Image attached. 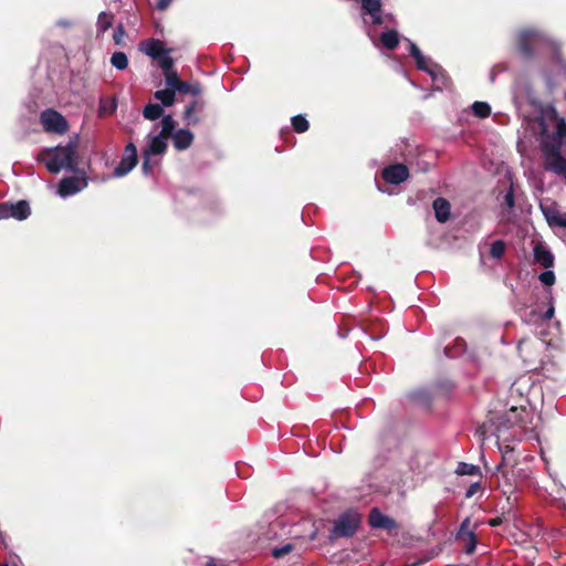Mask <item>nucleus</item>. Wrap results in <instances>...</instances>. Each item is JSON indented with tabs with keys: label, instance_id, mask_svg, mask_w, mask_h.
<instances>
[{
	"label": "nucleus",
	"instance_id": "nucleus-45",
	"mask_svg": "<svg viewBox=\"0 0 566 566\" xmlns=\"http://www.w3.org/2000/svg\"><path fill=\"white\" fill-rule=\"evenodd\" d=\"M171 2H172V0H158L156 3V9L158 11H165L166 9L169 8Z\"/></svg>",
	"mask_w": 566,
	"mask_h": 566
},
{
	"label": "nucleus",
	"instance_id": "nucleus-51",
	"mask_svg": "<svg viewBox=\"0 0 566 566\" xmlns=\"http://www.w3.org/2000/svg\"><path fill=\"white\" fill-rule=\"evenodd\" d=\"M0 566H8V565H7V564H2V565H0Z\"/></svg>",
	"mask_w": 566,
	"mask_h": 566
},
{
	"label": "nucleus",
	"instance_id": "nucleus-13",
	"mask_svg": "<svg viewBox=\"0 0 566 566\" xmlns=\"http://www.w3.org/2000/svg\"><path fill=\"white\" fill-rule=\"evenodd\" d=\"M534 345L530 339H522L517 344L518 355L528 366H533L538 358V353L534 349Z\"/></svg>",
	"mask_w": 566,
	"mask_h": 566
},
{
	"label": "nucleus",
	"instance_id": "nucleus-31",
	"mask_svg": "<svg viewBox=\"0 0 566 566\" xmlns=\"http://www.w3.org/2000/svg\"><path fill=\"white\" fill-rule=\"evenodd\" d=\"M292 127L294 132L302 134L308 130L310 123L303 115H295L292 117Z\"/></svg>",
	"mask_w": 566,
	"mask_h": 566
},
{
	"label": "nucleus",
	"instance_id": "nucleus-33",
	"mask_svg": "<svg viewBox=\"0 0 566 566\" xmlns=\"http://www.w3.org/2000/svg\"><path fill=\"white\" fill-rule=\"evenodd\" d=\"M472 112L476 117L485 118L491 114V106L486 102H474Z\"/></svg>",
	"mask_w": 566,
	"mask_h": 566
},
{
	"label": "nucleus",
	"instance_id": "nucleus-3",
	"mask_svg": "<svg viewBox=\"0 0 566 566\" xmlns=\"http://www.w3.org/2000/svg\"><path fill=\"white\" fill-rule=\"evenodd\" d=\"M533 418V413L526 407L512 406L504 415L495 417L491 416L489 421L495 424L496 430L509 429L515 426L526 428Z\"/></svg>",
	"mask_w": 566,
	"mask_h": 566
},
{
	"label": "nucleus",
	"instance_id": "nucleus-36",
	"mask_svg": "<svg viewBox=\"0 0 566 566\" xmlns=\"http://www.w3.org/2000/svg\"><path fill=\"white\" fill-rule=\"evenodd\" d=\"M142 157H143L142 171L144 175L148 176L153 172L154 166L156 165V163L151 160L150 155H148L144 151L142 153Z\"/></svg>",
	"mask_w": 566,
	"mask_h": 566
},
{
	"label": "nucleus",
	"instance_id": "nucleus-34",
	"mask_svg": "<svg viewBox=\"0 0 566 566\" xmlns=\"http://www.w3.org/2000/svg\"><path fill=\"white\" fill-rule=\"evenodd\" d=\"M506 250V244L503 240H496L491 244L490 255L493 259H501Z\"/></svg>",
	"mask_w": 566,
	"mask_h": 566
},
{
	"label": "nucleus",
	"instance_id": "nucleus-29",
	"mask_svg": "<svg viewBox=\"0 0 566 566\" xmlns=\"http://www.w3.org/2000/svg\"><path fill=\"white\" fill-rule=\"evenodd\" d=\"M164 76H165V83H166L167 87L175 90L177 92L178 87L180 86V84L182 82L179 78L177 71L174 67L169 69V71L164 72Z\"/></svg>",
	"mask_w": 566,
	"mask_h": 566
},
{
	"label": "nucleus",
	"instance_id": "nucleus-28",
	"mask_svg": "<svg viewBox=\"0 0 566 566\" xmlns=\"http://www.w3.org/2000/svg\"><path fill=\"white\" fill-rule=\"evenodd\" d=\"M114 22V15L111 12H101L97 18V30L101 32H106L109 28H112Z\"/></svg>",
	"mask_w": 566,
	"mask_h": 566
},
{
	"label": "nucleus",
	"instance_id": "nucleus-19",
	"mask_svg": "<svg viewBox=\"0 0 566 566\" xmlns=\"http://www.w3.org/2000/svg\"><path fill=\"white\" fill-rule=\"evenodd\" d=\"M432 208L439 222L444 223L449 220L451 206L447 199L442 197L437 198L432 203Z\"/></svg>",
	"mask_w": 566,
	"mask_h": 566
},
{
	"label": "nucleus",
	"instance_id": "nucleus-35",
	"mask_svg": "<svg viewBox=\"0 0 566 566\" xmlns=\"http://www.w3.org/2000/svg\"><path fill=\"white\" fill-rule=\"evenodd\" d=\"M460 541L465 542V548H464L465 554L471 555L475 552L476 544H478V538H476L475 533H468V535L464 536V538H461Z\"/></svg>",
	"mask_w": 566,
	"mask_h": 566
},
{
	"label": "nucleus",
	"instance_id": "nucleus-10",
	"mask_svg": "<svg viewBox=\"0 0 566 566\" xmlns=\"http://www.w3.org/2000/svg\"><path fill=\"white\" fill-rule=\"evenodd\" d=\"M382 179L390 185H400L409 177V169L403 164H394L381 170Z\"/></svg>",
	"mask_w": 566,
	"mask_h": 566
},
{
	"label": "nucleus",
	"instance_id": "nucleus-47",
	"mask_svg": "<svg viewBox=\"0 0 566 566\" xmlns=\"http://www.w3.org/2000/svg\"><path fill=\"white\" fill-rule=\"evenodd\" d=\"M503 523V520L502 517H494V518H491L488 524L492 527H495V526H499Z\"/></svg>",
	"mask_w": 566,
	"mask_h": 566
},
{
	"label": "nucleus",
	"instance_id": "nucleus-1",
	"mask_svg": "<svg viewBox=\"0 0 566 566\" xmlns=\"http://www.w3.org/2000/svg\"><path fill=\"white\" fill-rule=\"evenodd\" d=\"M546 170L566 177V123L562 118L557 122L556 133L541 142Z\"/></svg>",
	"mask_w": 566,
	"mask_h": 566
},
{
	"label": "nucleus",
	"instance_id": "nucleus-49",
	"mask_svg": "<svg viewBox=\"0 0 566 566\" xmlns=\"http://www.w3.org/2000/svg\"><path fill=\"white\" fill-rule=\"evenodd\" d=\"M553 313H554V308H549L547 312H546V317L547 318H551L553 316Z\"/></svg>",
	"mask_w": 566,
	"mask_h": 566
},
{
	"label": "nucleus",
	"instance_id": "nucleus-21",
	"mask_svg": "<svg viewBox=\"0 0 566 566\" xmlns=\"http://www.w3.org/2000/svg\"><path fill=\"white\" fill-rule=\"evenodd\" d=\"M413 59L419 70L430 74L433 80L437 78V72L441 70V67L438 64L431 63L422 53H420V55L415 56Z\"/></svg>",
	"mask_w": 566,
	"mask_h": 566
},
{
	"label": "nucleus",
	"instance_id": "nucleus-4",
	"mask_svg": "<svg viewBox=\"0 0 566 566\" xmlns=\"http://www.w3.org/2000/svg\"><path fill=\"white\" fill-rule=\"evenodd\" d=\"M361 515L354 511L348 510L340 514L334 522L333 530L331 531L329 538L337 539L340 537H353L360 525Z\"/></svg>",
	"mask_w": 566,
	"mask_h": 566
},
{
	"label": "nucleus",
	"instance_id": "nucleus-22",
	"mask_svg": "<svg viewBox=\"0 0 566 566\" xmlns=\"http://www.w3.org/2000/svg\"><path fill=\"white\" fill-rule=\"evenodd\" d=\"M545 218L551 227H559L566 229V214L560 213L556 209H543Z\"/></svg>",
	"mask_w": 566,
	"mask_h": 566
},
{
	"label": "nucleus",
	"instance_id": "nucleus-6",
	"mask_svg": "<svg viewBox=\"0 0 566 566\" xmlns=\"http://www.w3.org/2000/svg\"><path fill=\"white\" fill-rule=\"evenodd\" d=\"M31 214V207L27 200H19L17 202H1L0 203V220L13 218L23 221Z\"/></svg>",
	"mask_w": 566,
	"mask_h": 566
},
{
	"label": "nucleus",
	"instance_id": "nucleus-14",
	"mask_svg": "<svg viewBox=\"0 0 566 566\" xmlns=\"http://www.w3.org/2000/svg\"><path fill=\"white\" fill-rule=\"evenodd\" d=\"M85 185V181L81 182L76 177H66L60 181L57 192L61 197H69L78 192Z\"/></svg>",
	"mask_w": 566,
	"mask_h": 566
},
{
	"label": "nucleus",
	"instance_id": "nucleus-12",
	"mask_svg": "<svg viewBox=\"0 0 566 566\" xmlns=\"http://www.w3.org/2000/svg\"><path fill=\"white\" fill-rule=\"evenodd\" d=\"M536 33L530 30L520 32L517 39V50L525 57L531 59L534 54L533 44Z\"/></svg>",
	"mask_w": 566,
	"mask_h": 566
},
{
	"label": "nucleus",
	"instance_id": "nucleus-11",
	"mask_svg": "<svg viewBox=\"0 0 566 566\" xmlns=\"http://www.w3.org/2000/svg\"><path fill=\"white\" fill-rule=\"evenodd\" d=\"M206 106V102L201 98H195L184 112V120L187 125L196 126L200 123L201 118L197 116V113H202Z\"/></svg>",
	"mask_w": 566,
	"mask_h": 566
},
{
	"label": "nucleus",
	"instance_id": "nucleus-39",
	"mask_svg": "<svg viewBox=\"0 0 566 566\" xmlns=\"http://www.w3.org/2000/svg\"><path fill=\"white\" fill-rule=\"evenodd\" d=\"M500 451L502 452V461L496 465L495 470H502V468L507 465L509 454L513 452V448L510 446L500 447Z\"/></svg>",
	"mask_w": 566,
	"mask_h": 566
},
{
	"label": "nucleus",
	"instance_id": "nucleus-5",
	"mask_svg": "<svg viewBox=\"0 0 566 566\" xmlns=\"http://www.w3.org/2000/svg\"><path fill=\"white\" fill-rule=\"evenodd\" d=\"M40 123L48 133L64 134L69 129L65 117L53 108L43 111L40 115Z\"/></svg>",
	"mask_w": 566,
	"mask_h": 566
},
{
	"label": "nucleus",
	"instance_id": "nucleus-43",
	"mask_svg": "<svg viewBox=\"0 0 566 566\" xmlns=\"http://www.w3.org/2000/svg\"><path fill=\"white\" fill-rule=\"evenodd\" d=\"M504 203L509 207V208H513L514 205H515V199H514V191H513V188L511 187L509 189V191L505 193L504 196Z\"/></svg>",
	"mask_w": 566,
	"mask_h": 566
},
{
	"label": "nucleus",
	"instance_id": "nucleus-50",
	"mask_svg": "<svg viewBox=\"0 0 566 566\" xmlns=\"http://www.w3.org/2000/svg\"><path fill=\"white\" fill-rule=\"evenodd\" d=\"M206 566H217L213 562H208Z\"/></svg>",
	"mask_w": 566,
	"mask_h": 566
},
{
	"label": "nucleus",
	"instance_id": "nucleus-23",
	"mask_svg": "<svg viewBox=\"0 0 566 566\" xmlns=\"http://www.w3.org/2000/svg\"><path fill=\"white\" fill-rule=\"evenodd\" d=\"M399 34L396 30H388L381 33L380 42L387 50H395L399 45Z\"/></svg>",
	"mask_w": 566,
	"mask_h": 566
},
{
	"label": "nucleus",
	"instance_id": "nucleus-38",
	"mask_svg": "<svg viewBox=\"0 0 566 566\" xmlns=\"http://www.w3.org/2000/svg\"><path fill=\"white\" fill-rule=\"evenodd\" d=\"M470 524H471L470 517H465L462 521V523L460 525V528H459V531L457 533V536H455V538L458 541H460L461 538H464V536H467L468 533H474V531L469 530L470 528Z\"/></svg>",
	"mask_w": 566,
	"mask_h": 566
},
{
	"label": "nucleus",
	"instance_id": "nucleus-20",
	"mask_svg": "<svg viewBox=\"0 0 566 566\" xmlns=\"http://www.w3.org/2000/svg\"><path fill=\"white\" fill-rule=\"evenodd\" d=\"M170 49H166L164 43L158 39H150L145 43L144 52L151 59L160 57L163 53H170Z\"/></svg>",
	"mask_w": 566,
	"mask_h": 566
},
{
	"label": "nucleus",
	"instance_id": "nucleus-48",
	"mask_svg": "<svg viewBox=\"0 0 566 566\" xmlns=\"http://www.w3.org/2000/svg\"><path fill=\"white\" fill-rule=\"evenodd\" d=\"M478 432H479L481 436H483V437H484V436L486 434V432H488V423H486V422L482 423V424L479 427Z\"/></svg>",
	"mask_w": 566,
	"mask_h": 566
},
{
	"label": "nucleus",
	"instance_id": "nucleus-41",
	"mask_svg": "<svg viewBox=\"0 0 566 566\" xmlns=\"http://www.w3.org/2000/svg\"><path fill=\"white\" fill-rule=\"evenodd\" d=\"M126 35L125 28L122 23H119L113 33V40L115 44L120 45L123 43V39Z\"/></svg>",
	"mask_w": 566,
	"mask_h": 566
},
{
	"label": "nucleus",
	"instance_id": "nucleus-9",
	"mask_svg": "<svg viewBox=\"0 0 566 566\" xmlns=\"http://www.w3.org/2000/svg\"><path fill=\"white\" fill-rule=\"evenodd\" d=\"M496 472L501 473L499 488L502 490L503 494L507 495V500H510V496L520 488V480L514 469H509L507 465L502 468V470H496Z\"/></svg>",
	"mask_w": 566,
	"mask_h": 566
},
{
	"label": "nucleus",
	"instance_id": "nucleus-17",
	"mask_svg": "<svg viewBox=\"0 0 566 566\" xmlns=\"http://www.w3.org/2000/svg\"><path fill=\"white\" fill-rule=\"evenodd\" d=\"M167 139L168 137H163L160 134L151 136L148 146L143 151L150 156L164 155L168 148Z\"/></svg>",
	"mask_w": 566,
	"mask_h": 566
},
{
	"label": "nucleus",
	"instance_id": "nucleus-16",
	"mask_svg": "<svg viewBox=\"0 0 566 566\" xmlns=\"http://www.w3.org/2000/svg\"><path fill=\"white\" fill-rule=\"evenodd\" d=\"M534 262L541 264L545 269L554 266L553 253L541 242L534 245Z\"/></svg>",
	"mask_w": 566,
	"mask_h": 566
},
{
	"label": "nucleus",
	"instance_id": "nucleus-27",
	"mask_svg": "<svg viewBox=\"0 0 566 566\" xmlns=\"http://www.w3.org/2000/svg\"><path fill=\"white\" fill-rule=\"evenodd\" d=\"M175 127H176V122L172 118V116L164 115L163 119H161V130L159 134L163 135V137L170 138L175 134L174 133Z\"/></svg>",
	"mask_w": 566,
	"mask_h": 566
},
{
	"label": "nucleus",
	"instance_id": "nucleus-32",
	"mask_svg": "<svg viewBox=\"0 0 566 566\" xmlns=\"http://www.w3.org/2000/svg\"><path fill=\"white\" fill-rule=\"evenodd\" d=\"M111 64L117 70H125L128 66V57L124 52H115L111 57Z\"/></svg>",
	"mask_w": 566,
	"mask_h": 566
},
{
	"label": "nucleus",
	"instance_id": "nucleus-25",
	"mask_svg": "<svg viewBox=\"0 0 566 566\" xmlns=\"http://www.w3.org/2000/svg\"><path fill=\"white\" fill-rule=\"evenodd\" d=\"M143 115L146 119L156 120L164 116V108L159 104L149 103L144 107Z\"/></svg>",
	"mask_w": 566,
	"mask_h": 566
},
{
	"label": "nucleus",
	"instance_id": "nucleus-37",
	"mask_svg": "<svg viewBox=\"0 0 566 566\" xmlns=\"http://www.w3.org/2000/svg\"><path fill=\"white\" fill-rule=\"evenodd\" d=\"M155 60L158 62L163 72L169 71V69L174 67V59L169 55V53H163L160 57H156Z\"/></svg>",
	"mask_w": 566,
	"mask_h": 566
},
{
	"label": "nucleus",
	"instance_id": "nucleus-46",
	"mask_svg": "<svg viewBox=\"0 0 566 566\" xmlns=\"http://www.w3.org/2000/svg\"><path fill=\"white\" fill-rule=\"evenodd\" d=\"M409 53L412 57H415L417 55H420L421 51L413 42H409Z\"/></svg>",
	"mask_w": 566,
	"mask_h": 566
},
{
	"label": "nucleus",
	"instance_id": "nucleus-42",
	"mask_svg": "<svg viewBox=\"0 0 566 566\" xmlns=\"http://www.w3.org/2000/svg\"><path fill=\"white\" fill-rule=\"evenodd\" d=\"M292 549H293V546L291 544H286L282 547L274 548L272 554L275 558H280V557H283V556L287 555L289 553H291Z\"/></svg>",
	"mask_w": 566,
	"mask_h": 566
},
{
	"label": "nucleus",
	"instance_id": "nucleus-30",
	"mask_svg": "<svg viewBox=\"0 0 566 566\" xmlns=\"http://www.w3.org/2000/svg\"><path fill=\"white\" fill-rule=\"evenodd\" d=\"M455 473L458 475H476L480 474V468L471 463L459 462Z\"/></svg>",
	"mask_w": 566,
	"mask_h": 566
},
{
	"label": "nucleus",
	"instance_id": "nucleus-7",
	"mask_svg": "<svg viewBox=\"0 0 566 566\" xmlns=\"http://www.w3.org/2000/svg\"><path fill=\"white\" fill-rule=\"evenodd\" d=\"M368 524L371 528L385 530L388 533L397 532L400 528L399 523L385 515L378 507H373L368 514Z\"/></svg>",
	"mask_w": 566,
	"mask_h": 566
},
{
	"label": "nucleus",
	"instance_id": "nucleus-18",
	"mask_svg": "<svg viewBox=\"0 0 566 566\" xmlns=\"http://www.w3.org/2000/svg\"><path fill=\"white\" fill-rule=\"evenodd\" d=\"M174 147L177 150H185L192 145L193 134L189 129L180 128L171 136Z\"/></svg>",
	"mask_w": 566,
	"mask_h": 566
},
{
	"label": "nucleus",
	"instance_id": "nucleus-26",
	"mask_svg": "<svg viewBox=\"0 0 566 566\" xmlns=\"http://www.w3.org/2000/svg\"><path fill=\"white\" fill-rule=\"evenodd\" d=\"M177 92L184 94H191L193 96H199L202 93V86L199 82H187L182 81Z\"/></svg>",
	"mask_w": 566,
	"mask_h": 566
},
{
	"label": "nucleus",
	"instance_id": "nucleus-40",
	"mask_svg": "<svg viewBox=\"0 0 566 566\" xmlns=\"http://www.w3.org/2000/svg\"><path fill=\"white\" fill-rule=\"evenodd\" d=\"M539 281L544 284V285H547V286H551L555 283V273L553 271H545V272H542L538 276Z\"/></svg>",
	"mask_w": 566,
	"mask_h": 566
},
{
	"label": "nucleus",
	"instance_id": "nucleus-2",
	"mask_svg": "<svg viewBox=\"0 0 566 566\" xmlns=\"http://www.w3.org/2000/svg\"><path fill=\"white\" fill-rule=\"evenodd\" d=\"M76 151L77 144L71 140L65 146L42 149L38 154L36 160L44 164L51 174H59L63 168L75 171L77 166Z\"/></svg>",
	"mask_w": 566,
	"mask_h": 566
},
{
	"label": "nucleus",
	"instance_id": "nucleus-24",
	"mask_svg": "<svg viewBox=\"0 0 566 566\" xmlns=\"http://www.w3.org/2000/svg\"><path fill=\"white\" fill-rule=\"evenodd\" d=\"M154 97L161 102L163 106H172L176 101V91L169 87L156 91Z\"/></svg>",
	"mask_w": 566,
	"mask_h": 566
},
{
	"label": "nucleus",
	"instance_id": "nucleus-15",
	"mask_svg": "<svg viewBox=\"0 0 566 566\" xmlns=\"http://www.w3.org/2000/svg\"><path fill=\"white\" fill-rule=\"evenodd\" d=\"M361 1V10L364 13L369 14L371 17L373 23L376 25H380L384 23L381 17V0H360Z\"/></svg>",
	"mask_w": 566,
	"mask_h": 566
},
{
	"label": "nucleus",
	"instance_id": "nucleus-8",
	"mask_svg": "<svg viewBox=\"0 0 566 566\" xmlns=\"http://www.w3.org/2000/svg\"><path fill=\"white\" fill-rule=\"evenodd\" d=\"M137 163V148L134 143H128L125 146L123 157L119 164L115 167L113 175L115 177H124L136 167Z\"/></svg>",
	"mask_w": 566,
	"mask_h": 566
},
{
	"label": "nucleus",
	"instance_id": "nucleus-44",
	"mask_svg": "<svg viewBox=\"0 0 566 566\" xmlns=\"http://www.w3.org/2000/svg\"><path fill=\"white\" fill-rule=\"evenodd\" d=\"M479 490H481V484L479 482L472 483L465 492V497L471 499Z\"/></svg>",
	"mask_w": 566,
	"mask_h": 566
}]
</instances>
